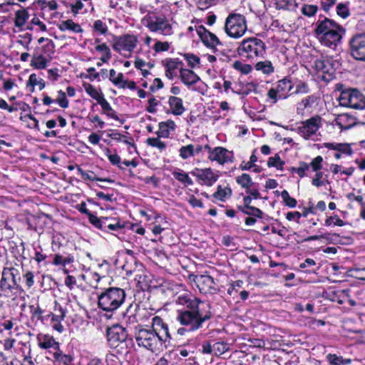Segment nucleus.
Here are the masks:
<instances>
[{"label":"nucleus","instance_id":"26","mask_svg":"<svg viewBox=\"0 0 365 365\" xmlns=\"http://www.w3.org/2000/svg\"><path fill=\"white\" fill-rule=\"evenodd\" d=\"M175 123L173 120L169 119L166 121L159 123L158 130L155 132V134L158 137L168 138L171 133L175 131Z\"/></svg>","mask_w":365,"mask_h":365},{"label":"nucleus","instance_id":"11","mask_svg":"<svg viewBox=\"0 0 365 365\" xmlns=\"http://www.w3.org/2000/svg\"><path fill=\"white\" fill-rule=\"evenodd\" d=\"M138 43V36L133 34H125L114 38L112 47L121 56L130 58Z\"/></svg>","mask_w":365,"mask_h":365},{"label":"nucleus","instance_id":"47","mask_svg":"<svg viewBox=\"0 0 365 365\" xmlns=\"http://www.w3.org/2000/svg\"><path fill=\"white\" fill-rule=\"evenodd\" d=\"M232 67L236 70L240 71L242 74H248L250 73L252 68L250 64L244 63L240 61H236L233 63Z\"/></svg>","mask_w":365,"mask_h":365},{"label":"nucleus","instance_id":"10","mask_svg":"<svg viewBox=\"0 0 365 365\" xmlns=\"http://www.w3.org/2000/svg\"><path fill=\"white\" fill-rule=\"evenodd\" d=\"M41 51L36 50L31 59L30 66L35 69H46L53 58L55 45L52 40H47V43L41 48Z\"/></svg>","mask_w":365,"mask_h":365},{"label":"nucleus","instance_id":"28","mask_svg":"<svg viewBox=\"0 0 365 365\" xmlns=\"http://www.w3.org/2000/svg\"><path fill=\"white\" fill-rule=\"evenodd\" d=\"M335 123L341 130H348L356 125V119L348 113H342L338 115Z\"/></svg>","mask_w":365,"mask_h":365},{"label":"nucleus","instance_id":"58","mask_svg":"<svg viewBox=\"0 0 365 365\" xmlns=\"http://www.w3.org/2000/svg\"><path fill=\"white\" fill-rule=\"evenodd\" d=\"M93 31L101 35L105 34L108 31V26L101 20H96L93 23Z\"/></svg>","mask_w":365,"mask_h":365},{"label":"nucleus","instance_id":"15","mask_svg":"<svg viewBox=\"0 0 365 365\" xmlns=\"http://www.w3.org/2000/svg\"><path fill=\"white\" fill-rule=\"evenodd\" d=\"M322 125V118L319 115H314L301 123L297 128L298 133L308 140L317 133Z\"/></svg>","mask_w":365,"mask_h":365},{"label":"nucleus","instance_id":"12","mask_svg":"<svg viewBox=\"0 0 365 365\" xmlns=\"http://www.w3.org/2000/svg\"><path fill=\"white\" fill-rule=\"evenodd\" d=\"M294 88L292 82L287 79L283 78L279 81L274 88L269 90L267 96L272 100V103H275L279 99H286L288 96L292 95L290 93Z\"/></svg>","mask_w":365,"mask_h":365},{"label":"nucleus","instance_id":"5","mask_svg":"<svg viewBox=\"0 0 365 365\" xmlns=\"http://www.w3.org/2000/svg\"><path fill=\"white\" fill-rule=\"evenodd\" d=\"M141 23L150 32L164 36H172L174 33L171 21L165 16L155 12H148L142 18Z\"/></svg>","mask_w":365,"mask_h":365},{"label":"nucleus","instance_id":"25","mask_svg":"<svg viewBox=\"0 0 365 365\" xmlns=\"http://www.w3.org/2000/svg\"><path fill=\"white\" fill-rule=\"evenodd\" d=\"M181 82L187 87H190L200 81V78L191 69L183 67L179 75Z\"/></svg>","mask_w":365,"mask_h":365},{"label":"nucleus","instance_id":"31","mask_svg":"<svg viewBox=\"0 0 365 365\" xmlns=\"http://www.w3.org/2000/svg\"><path fill=\"white\" fill-rule=\"evenodd\" d=\"M172 174L178 181L181 182L185 187L193 184V181L189 176L188 173L185 172L183 170L176 168L172 172Z\"/></svg>","mask_w":365,"mask_h":365},{"label":"nucleus","instance_id":"52","mask_svg":"<svg viewBox=\"0 0 365 365\" xmlns=\"http://www.w3.org/2000/svg\"><path fill=\"white\" fill-rule=\"evenodd\" d=\"M37 4L42 10H44L48 8L50 11H54L56 10L58 6L57 2L54 0H38Z\"/></svg>","mask_w":365,"mask_h":365},{"label":"nucleus","instance_id":"19","mask_svg":"<svg viewBox=\"0 0 365 365\" xmlns=\"http://www.w3.org/2000/svg\"><path fill=\"white\" fill-rule=\"evenodd\" d=\"M127 337L128 332L121 326H113L107 330V339L110 345L113 347H117L119 343L124 342Z\"/></svg>","mask_w":365,"mask_h":365},{"label":"nucleus","instance_id":"45","mask_svg":"<svg viewBox=\"0 0 365 365\" xmlns=\"http://www.w3.org/2000/svg\"><path fill=\"white\" fill-rule=\"evenodd\" d=\"M284 162L281 160L278 154H275L274 156L270 157L267 160V166L269 168H276L277 170H282L284 168Z\"/></svg>","mask_w":365,"mask_h":365},{"label":"nucleus","instance_id":"51","mask_svg":"<svg viewBox=\"0 0 365 365\" xmlns=\"http://www.w3.org/2000/svg\"><path fill=\"white\" fill-rule=\"evenodd\" d=\"M238 209L243 213L248 215L257 217L259 218H262V212L261 211V210L255 207L250 206L247 208H243L242 206H239Z\"/></svg>","mask_w":365,"mask_h":365},{"label":"nucleus","instance_id":"27","mask_svg":"<svg viewBox=\"0 0 365 365\" xmlns=\"http://www.w3.org/2000/svg\"><path fill=\"white\" fill-rule=\"evenodd\" d=\"M148 328H153L157 331L163 333V338L166 341H169L171 338L168 326L165 324L163 319L158 316H155L152 319L151 327H147Z\"/></svg>","mask_w":365,"mask_h":365},{"label":"nucleus","instance_id":"6","mask_svg":"<svg viewBox=\"0 0 365 365\" xmlns=\"http://www.w3.org/2000/svg\"><path fill=\"white\" fill-rule=\"evenodd\" d=\"M19 271L14 267H4L0 279V297H11L19 288Z\"/></svg>","mask_w":365,"mask_h":365},{"label":"nucleus","instance_id":"54","mask_svg":"<svg viewBox=\"0 0 365 365\" xmlns=\"http://www.w3.org/2000/svg\"><path fill=\"white\" fill-rule=\"evenodd\" d=\"M318 11V6L316 5H312V4H304L302 9L301 11L302 13L308 17H312L314 16Z\"/></svg>","mask_w":365,"mask_h":365},{"label":"nucleus","instance_id":"32","mask_svg":"<svg viewBox=\"0 0 365 365\" xmlns=\"http://www.w3.org/2000/svg\"><path fill=\"white\" fill-rule=\"evenodd\" d=\"M55 362L59 365H71L73 357L70 354H64L58 347L53 354Z\"/></svg>","mask_w":365,"mask_h":365},{"label":"nucleus","instance_id":"60","mask_svg":"<svg viewBox=\"0 0 365 365\" xmlns=\"http://www.w3.org/2000/svg\"><path fill=\"white\" fill-rule=\"evenodd\" d=\"M337 14L343 19L347 18L350 15L349 9L346 4H339L336 6Z\"/></svg>","mask_w":365,"mask_h":365},{"label":"nucleus","instance_id":"20","mask_svg":"<svg viewBox=\"0 0 365 365\" xmlns=\"http://www.w3.org/2000/svg\"><path fill=\"white\" fill-rule=\"evenodd\" d=\"M191 173L195 176L202 184L206 186H212L217 180L219 175L211 168L195 169Z\"/></svg>","mask_w":365,"mask_h":365},{"label":"nucleus","instance_id":"50","mask_svg":"<svg viewBox=\"0 0 365 365\" xmlns=\"http://www.w3.org/2000/svg\"><path fill=\"white\" fill-rule=\"evenodd\" d=\"M324 159L321 155H318L313 158L309 164V168L314 173L321 171L323 167Z\"/></svg>","mask_w":365,"mask_h":365},{"label":"nucleus","instance_id":"43","mask_svg":"<svg viewBox=\"0 0 365 365\" xmlns=\"http://www.w3.org/2000/svg\"><path fill=\"white\" fill-rule=\"evenodd\" d=\"M179 155L182 160H187L190 157L195 156L194 145L189 144L182 146L179 149Z\"/></svg>","mask_w":365,"mask_h":365},{"label":"nucleus","instance_id":"34","mask_svg":"<svg viewBox=\"0 0 365 365\" xmlns=\"http://www.w3.org/2000/svg\"><path fill=\"white\" fill-rule=\"evenodd\" d=\"M29 18V14L26 9L16 11L15 13L14 20L15 26L19 29H22Z\"/></svg>","mask_w":365,"mask_h":365},{"label":"nucleus","instance_id":"46","mask_svg":"<svg viewBox=\"0 0 365 365\" xmlns=\"http://www.w3.org/2000/svg\"><path fill=\"white\" fill-rule=\"evenodd\" d=\"M161 137L149 138L147 139V144L151 147L156 148L163 151L166 148V143L160 140Z\"/></svg>","mask_w":365,"mask_h":365},{"label":"nucleus","instance_id":"8","mask_svg":"<svg viewBox=\"0 0 365 365\" xmlns=\"http://www.w3.org/2000/svg\"><path fill=\"white\" fill-rule=\"evenodd\" d=\"M247 30L245 16L240 14L231 13L225 19L224 31L230 38L237 39L242 37Z\"/></svg>","mask_w":365,"mask_h":365},{"label":"nucleus","instance_id":"56","mask_svg":"<svg viewBox=\"0 0 365 365\" xmlns=\"http://www.w3.org/2000/svg\"><path fill=\"white\" fill-rule=\"evenodd\" d=\"M77 171L79 175H81V178L83 180H99V181H104L105 180H102L100 178H96L95 173L92 171H85L80 167H78Z\"/></svg>","mask_w":365,"mask_h":365},{"label":"nucleus","instance_id":"30","mask_svg":"<svg viewBox=\"0 0 365 365\" xmlns=\"http://www.w3.org/2000/svg\"><path fill=\"white\" fill-rule=\"evenodd\" d=\"M324 147L329 150H336L341 154L346 155H351L353 153L351 145L348 143H324Z\"/></svg>","mask_w":365,"mask_h":365},{"label":"nucleus","instance_id":"39","mask_svg":"<svg viewBox=\"0 0 365 365\" xmlns=\"http://www.w3.org/2000/svg\"><path fill=\"white\" fill-rule=\"evenodd\" d=\"M171 43L168 41H162L157 38L154 39V44L152 49L155 53L168 51L170 48Z\"/></svg>","mask_w":365,"mask_h":365},{"label":"nucleus","instance_id":"21","mask_svg":"<svg viewBox=\"0 0 365 365\" xmlns=\"http://www.w3.org/2000/svg\"><path fill=\"white\" fill-rule=\"evenodd\" d=\"M163 65L165 68V76L170 80L178 77L184 66L182 61L176 58H166L163 61Z\"/></svg>","mask_w":365,"mask_h":365},{"label":"nucleus","instance_id":"1","mask_svg":"<svg viewBox=\"0 0 365 365\" xmlns=\"http://www.w3.org/2000/svg\"><path fill=\"white\" fill-rule=\"evenodd\" d=\"M175 303L186 307V309L178 312L177 320L190 331L200 329L211 318L210 304L196 297L180 294L177 297Z\"/></svg>","mask_w":365,"mask_h":365},{"label":"nucleus","instance_id":"44","mask_svg":"<svg viewBox=\"0 0 365 365\" xmlns=\"http://www.w3.org/2000/svg\"><path fill=\"white\" fill-rule=\"evenodd\" d=\"M327 178V176L322 170L316 172L312 180V185L314 187H320L325 184Z\"/></svg>","mask_w":365,"mask_h":365},{"label":"nucleus","instance_id":"61","mask_svg":"<svg viewBox=\"0 0 365 365\" xmlns=\"http://www.w3.org/2000/svg\"><path fill=\"white\" fill-rule=\"evenodd\" d=\"M309 165L308 163L301 161L299 163V166L297 169L295 170V173H297L300 178H304L306 175V172L309 170Z\"/></svg>","mask_w":365,"mask_h":365},{"label":"nucleus","instance_id":"4","mask_svg":"<svg viewBox=\"0 0 365 365\" xmlns=\"http://www.w3.org/2000/svg\"><path fill=\"white\" fill-rule=\"evenodd\" d=\"M125 292L118 287H110L98 295V304L102 310L113 313L125 302Z\"/></svg>","mask_w":365,"mask_h":365},{"label":"nucleus","instance_id":"38","mask_svg":"<svg viewBox=\"0 0 365 365\" xmlns=\"http://www.w3.org/2000/svg\"><path fill=\"white\" fill-rule=\"evenodd\" d=\"M232 195V190L228 187H222L218 185L217 191L213 194V196L217 200L225 202L227 198L230 197Z\"/></svg>","mask_w":365,"mask_h":365},{"label":"nucleus","instance_id":"62","mask_svg":"<svg viewBox=\"0 0 365 365\" xmlns=\"http://www.w3.org/2000/svg\"><path fill=\"white\" fill-rule=\"evenodd\" d=\"M327 361L331 365H342L344 364V359L341 356L336 354H328L327 356Z\"/></svg>","mask_w":365,"mask_h":365},{"label":"nucleus","instance_id":"42","mask_svg":"<svg viewBox=\"0 0 365 365\" xmlns=\"http://www.w3.org/2000/svg\"><path fill=\"white\" fill-rule=\"evenodd\" d=\"M236 182L239 184L242 187L247 190L251 187L253 182L252 178L249 174L243 173L241 175H239L236 178Z\"/></svg>","mask_w":365,"mask_h":365},{"label":"nucleus","instance_id":"23","mask_svg":"<svg viewBox=\"0 0 365 365\" xmlns=\"http://www.w3.org/2000/svg\"><path fill=\"white\" fill-rule=\"evenodd\" d=\"M195 282L201 293L206 294L214 289L215 282L209 275H198L195 277Z\"/></svg>","mask_w":365,"mask_h":365},{"label":"nucleus","instance_id":"24","mask_svg":"<svg viewBox=\"0 0 365 365\" xmlns=\"http://www.w3.org/2000/svg\"><path fill=\"white\" fill-rule=\"evenodd\" d=\"M38 346L41 349L53 348L54 351L59 347V343L50 334H38L36 336Z\"/></svg>","mask_w":365,"mask_h":365},{"label":"nucleus","instance_id":"63","mask_svg":"<svg viewBox=\"0 0 365 365\" xmlns=\"http://www.w3.org/2000/svg\"><path fill=\"white\" fill-rule=\"evenodd\" d=\"M127 79L125 78L123 73H118L116 76V78L113 82V84L119 88H125V81Z\"/></svg>","mask_w":365,"mask_h":365},{"label":"nucleus","instance_id":"48","mask_svg":"<svg viewBox=\"0 0 365 365\" xmlns=\"http://www.w3.org/2000/svg\"><path fill=\"white\" fill-rule=\"evenodd\" d=\"M310 92V88L307 83L298 81L295 84V90L293 94H307Z\"/></svg>","mask_w":365,"mask_h":365},{"label":"nucleus","instance_id":"35","mask_svg":"<svg viewBox=\"0 0 365 365\" xmlns=\"http://www.w3.org/2000/svg\"><path fill=\"white\" fill-rule=\"evenodd\" d=\"M36 86H38V89L41 91L45 88L46 83L43 79L38 78L36 73H31L27 81L26 86L31 87V91L33 92Z\"/></svg>","mask_w":365,"mask_h":365},{"label":"nucleus","instance_id":"17","mask_svg":"<svg viewBox=\"0 0 365 365\" xmlns=\"http://www.w3.org/2000/svg\"><path fill=\"white\" fill-rule=\"evenodd\" d=\"M319 104V98L314 95H309L302 98L296 105L297 115L304 116L313 113Z\"/></svg>","mask_w":365,"mask_h":365},{"label":"nucleus","instance_id":"18","mask_svg":"<svg viewBox=\"0 0 365 365\" xmlns=\"http://www.w3.org/2000/svg\"><path fill=\"white\" fill-rule=\"evenodd\" d=\"M91 223L96 227L102 230H106L107 229L110 230H116L123 227V225L120 224L119 219L113 217H98L97 216L91 217Z\"/></svg>","mask_w":365,"mask_h":365},{"label":"nucleus","instance_id":"22","mask_svg":"<svg viewBox=\"0 0 365 365\" xmlns=\"http://www.w3.org/2000/svg\"><path fill=\"white\" fill-rule=\"evenodd\" d=\"M197 34L200 38L202 43L210 48H215L217 45L220 44V40L216 35L206 30L201 26L197 29Z\"/></svg>","mask_w":365,"mask_h":365},{"label":"nucleus","instance_id":"55","mask_svg":"<svg viewBox=\"0 0 365 365\" xmlns=\"http://www.w3.org/2000/svg\"><path fill=\"white\" fill-rule=\"evenodd\" d=\"M55 102H56L60 106V107L63 108H68L69 104L68 100L66 98V93L61 90L58 91V95Z\"/></svg>","mask_w":365,"mask_h":365},{"label":"nucleus","instance_id":"16","mask_svg":"<svg viewBox=\"0 0 365 365\" xmlns=\"http://www.w3.org/2000/svg\"><path fill=\"white\" fill-rule=\"evenodd\" d=\"M351 56L357 61H365V34L354 36L349 41Z\"/></svg>","mask_w":365,"mask_h":365},{"label":"nucleus","instance_id":"59","mask_svg":"<svg viewBox=\"0 0 365 365\" xmlns=\"http://www.w3.org/2000/svg\"><path fill=\"white\" fill-rule=\"evenodd\" d=\"M256 88V85L253 83H247L245 87L240 90L232 89V93L242 95V96H247L252 90H255Z\"/></svg>","mask_w":365,"mask_h":365},{"label":"nucleus","instance_id":"64","mask_svg":"<svg viewBox=\"0 0 365 365\" xmlns=\"http://www.w3.org/2000/svg\"><path fill=\"white\" fill-rule=\"evenodd\" d=\"M332 224H334V225H336V226H340L341 227V226H343L344 225V221L342 220H341L337 216L329 217H328L325 220L324 225L326 226H330Z\"/></svg>","mask_w":365,"mask_h":365},{"label":"nucleus","instance_id":"14","mask_svg":"<svg viewBox=\"0 0 365 365\" xmlns=\"http://www.w3.org/2000/svg\"><path fill=\"white\" fill-rule=\"evenodd\" d=\"M205 148L208 150L207 158L211 161H215L220 165H225L234 161L233 152L225 148L217 146L212 148L206 145Z\"/></svg>","mask_w":365,"mask_h":365},{"label":"nucleus","instance_id":"40","mask_svg":"<svg viewBox=\"0 0 365 365\" xmlns=\"http://www.w3.org/2000/svg\"><path fill=\"white\" fill-rule=\"evenodd\" d=\"M96 51L102 53L101 60H103V63H107L111 58V52L109 47L106 43L98 44L95 46Z\"/></svg>","mask_w":365,"mask_h":365},{"label":"nucleus","instance_id":"49","mask_svg":"<svg viewBox=\"0 0 365 365\" xmlns=\"http://www.w3.org/2000/svg\"><path fill=\"white\" fill-rule=\"evenodd\" d=\"M104 153L111 164L118 165L120 169H123V168L119 165L120 163V157L116 153H112L111 150L106 148L104 150Z\"/></svg>","mask_w":365,"mask_h":365},{"label":"nucleus","instance_id":"37","mask_svg":"<svg viewBox=\"0 0 365 365\" xmlns=\"http://www.w3.org/2000/svg\"><path fill=\"white\" fill-rule=\"evenodd\" d=\"M83 87L87 94L97 102L103 97V94L101 90L98 91L94 86L88 83H83Z\"/></svg>","mask_w":365,"mask_h":365},{"label":"nucleus","instance_id":"53","mask_svg":"<svg viewBox=\"0 0 365 365\" xmlns=\"http://www.w3.org/2000/svg\"><path fill=\"white\" fill-rule=\"evenodd\" d=\"M281 197L287 206L291 208H294L297 206V200L294 197H292L287 190H283L281 192Z\"/></svg>","mask_w":365,"mask_h":365},{"label":"nucleus","instance_id":"13","mask_svg":"<svg viewBox=\"0 0 365 365\" xmlns=\"http://www.w3.org/2000/svg\"><path fill=\"white\" fill-rule=\"evenodd\" d=\"M339 65L338 61L333 57L327 56L315 60L312 66L318 74H322V78L326 79L324 75H327L328 78H331Z\"/></svg>","mask_w":365,"mask_h":365},{"label":"nucleus","instance_id":"57","mask_svg":"<svg viewBox=\"0 0 365 365\" xmlns=\"http://www.w3.org/2000/svg\"><path fill=\"white\" fill-rule=\"evenodd\" d=\"M228 349V345L225 342H216L213 344V354L215 355H221Z\"/></svg>","mask_w":365,"mask_h":365},{"label":"nucleus","instance_id":"41","mask_svg":"<svg viewBox=\"0 0 365 365\" xmlns=\"http://www.w3.org/2000/svg\"><path fill=\"white\" fill-rule=\"evenodd\" d=\"M183 58L190 68L194 69L200 66V58L197 56L191 53H186L183 54Z\"/></svg>","mask_w":365,"mask_h":365},{"label":"nucleus","instance_id":"9","mask_svg":"<svg viewBox=\"0 0 365 365\" xmlns=\"http://www.w3.org/2000/svg\"><path fill=\"white\" fill-rule=\"evenodd\" d=\"M339 105L355 110L365 109V96L356 88H348L341 91L338 97Z\"/></svg>","mask_w":365,"mask_h":365},{"label":"nucleus","instance_id":"29","mask_svg":"<svg viewBox=\"0 0 365 365\" xmlns=\"http://www.w3.org/2000/svg\"><path fill=\"white\" fill-rule=\"evenodd\" d=\"M168 104L171 113L175 115H181L185 111L183 101L180 98L174 96H170Z\"/></svg>","mask_w":365,"mask_h":365},{"label":"nucleus","instance_id":"2","mask_svg":"<svg viewBox=\"0 0 365 365\" xmlns=\"http://www.w3.org/2000/svg\"><path fill=\"white\" fill-rule=\"evenodd\" d=\"M314 34L319 43L334 51L341 43L345 29L338 23L327 17H319L314 24Z\"/></svg>","mask_w":365,"mask_h":365},{"label":"nucleus","instance_id":"7","mask_svg":"<svg viewBox=\"0 0 365 365\" xmlns=\"http://www.w3.org/2000/svg\"><path fill=\"white\" fill-rule=\"evenodd\" d=\"M238 54L248 59L263 57L266 53V46L259 38L250 37L242 41L237 48Z\"/></svg>","mask_w":365,"mask_h":365},{"label":"nucleus","instance_id":"33","mask_svg":"<svg viewBox=\"0 0 365 365\" xmlns=\"http://www.w3.org/2000/svg\"><path fill=\"white\" fill-rule=\"evenodd\" d=\"M58 29L61 31H71L73 33H81L83 32V29L78 24L75 23L71 19H68L62 21L58 25Z\"/></svg>","mask_w":365,"mask_h":365},{"label":"nucleus","instance_id":"3","mask_svg":"<svg viewBox=\"0 0 365 365\" xmlns=\"http://www.w3.org/2000/svg\"><path fill=\"white\" fill-rule=\"evenodd\" d=\"M134 338L137 345L152 353L162 350L163 345L168 341L163 338V333L153 328L143 327H136Z\"/></svg>","mask_w":365,"mask_h":365},{"label":"nucleus","instance_id":"36","mask_svg":"<svg viewBox=\"0 0 365 365\" xmlns=\"http://www.w3.org/2000/svg\"><path fill=\"white\" fill-rule=\"evenodd\" d=\"M255 68L264 74L269 75L274 72V66L270 61H261L255 65Z\"/></svg>","mask_w":365,"mask_h":365}]
</instances>
